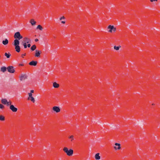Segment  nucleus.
I'll list each match as a JSON object with an SVG mask.
<instances>
[{"instance_id": "1", "label": "nucleus", "mask_w": 160, "mask_h": 160, "mask_svg": "<svg viewBox=\"0 0 160 160\" xmlns=\"http://www.w3.org/2000/svg\"><path fill=\"white\" fill-rule=\"evenodd\" d=\"M20 42L18 40L15 39L14 41V45L15 46L16 51L18 52H20V48L19 46Z\"/></svg>"}, {"instance_id": "2", "label": "nucleus", "mask_w": 160, "mask_h": 160, "mask_svg": "<svg viewBox=\"0 0 160 160\" xmlns=\"http://www.w3.org/2000/svg\"><path fill=\"white\" fill-rule=\"evenodd\" d=\"M63 151L68 156H71L73 154V150L72 149H70L68 150L67 147H64L63 148Z\"/></svg>"}, {"instance_id": "3", "label": "nucleus", "mask_w": 160, "mask_h": 160, "mask_svg": "<svg viewBox=\"0 0 160 160\" xmlns=\"http://www.w3.org/2000/svg\"><path fill=\"white\" fill-rule=\"evenodd\" d=\"M14 37L15 39H17L18 40L23 38L22 36L21 35L20 33L18 32L15 33Z\"/></svg>"}, {"instance_id": "4", "label": "nucleus", "mask_w": 160, "mask_h": 160, "mask_svg": "<svg viewBox=\"0 0 160 160\" xmlns=\"http://www.w3.org/2000/svg\"><path fill=\"white\" fill-rule=\"evenodd\" d=\"M19 78L21 81L25 80L27 78V76L25 74H21L19 76Z\"/></svg>"}, {"instance_id": "5", "label": "nucleus", "mask_w": 160, "mask_h": 160, "mask_svg": "<svg viewBox=\"0 0 160 160\" xmlns=\"http://www.w3.org/2000/svg\"><path fill=\"white\" fill-rule=\"evenodd\" d=\"M7 69L8 71L11 73H13L15 72L14 67L12 66H9L7 67Z\"/></svg>"}, {"instance_id": "6", "label": "nucleus", "mask_w": 160, "mask_h": 160, "mask_svg": "<svg viewBox=\"0 0 160 160\" xmlns=\"http://www.w3.org/2000/svg\"><path fill=\"white\" fill-rule=\"evenodd\" d=\"M10 109L13 112H16L18 110V109L15 108L13 105H11L10 106Z\"/></svg>"}, {"instance_id": "7", "label": "nucleus", "mask_w": 160, "mask_h": 160, "mask_svg": "<svg viewBox=\"0 0 160 160\" xmlns=\"http://www.w3.org/2000/svg\"><path fill=\"white\" fill-rule=\"evenodd\" d=\"M41 51L36 50H35V56L37 57H39L40 56V54L41 53Z\"/></svg>"}, {"instance_id": "8", "label": "nucleus", "mask_w": 160, "mask_h": 160, "mask_svg": "<svg viewBox=\"0 0 160 160\" xmlns=\"http://www.w3.org/2000/svg\"><path fill=\"white\" fill-rule=\"evenodd\" d=\"M115 146L114 147V148L115 150H120L121 149V145L120 144L116 143L115 144Z\"/></svg>"}, {"instance_id": "9", "label": "nucleus", "mask_w": 160, "mask_h": 160, "mask_svg": "<svg viewBox=\"0 0 160 160\" xmlns=\"http://www.w3.org/2000/svg\"><path fill=\"white\" fill-rule=\"evenodd\" d=\"M52 109L54 111L57 113L59 112L60 111L59 107L57 106L53 107L52 108Z\"/></svg>"}, {"instance_id": "10", "label": "nucleus", "mask_w": 160, "mask_h": 160, "mask_svg": "<svg viewBox=\"0 0 160 160\" xmlns=\"http://www.w3.org/2000/svg\"><path fill=\"white\" fill-rule=\"evenodd\" d=\"M22 41H24L25 43H28L31 42V40L30 39L26 37L23 38V40Z\"/></svg>"}, {"instance_id": "11", "label": "nucleus", "mask_w": 160, "mask_h": 160, "mask_svg": "<svg viewBox=\"0 0 160 160\" xmlns=\"http://www.w3.org/2000/svg\"><path fill=\"white\" fill-rule=\"evenodd\" d=\"M37 63L36 61H32L29 63V65L31 66H36Z\"/></svg>"}, {"instance_id": "12", "label": "nucleus", "mask_w": 160, "mask_h": 160, "mask_svg": "<svg viewBox=\"0 0 160 160\" xmlns=\"http://www.w3.org/2000/svg\"><path fill=\"white\" fill-rule=\"evenodd\" d=\"M95 158L96 160H99L100 159L101 157L100 156L99 153H97L95 155Z\"/></svg>"}, {"instance_id": "13", "label": "nucleus", "mask_w": 160, "mask_h": 160, "mask_svg": "<svg viewBox=\"0 0 160 160\" xmlns=\"http://www.w3.org/2000/svg\"><path fill=\"white\" fill-rule=\"evenodd\" d=\"M113 25H110L108 27V29H109V30L108 31V32H112V31H113Z\"/></svg>"}, {"instance_id": "14", "label": "nucleus", "mask_w": 160, "mask_h": 160, "mask_svg": "<svg viewBox=\"0 0 160 160\" xmlns=\"http://www.w3.org/2000/svg\"><path fill=\"white\" fill-rule=\"evenodd\" d=\"M30 22L32 26L35 25L36 23V22L33 19H31L30 20Z\"/></svg>"}, {"instance_id": "15", "label": "nucleus", "mask_w": 160, "mask_h": 160, "mask_svg": "<svg viewBox=\"0 0 160 160\" xmlns=\"http://www.w3.org/2000/svg\"><path fill=\"white\" fill-rule=\"evenodd\" d=\"M2 43L5 45H6L8 43V41L7 39H6L5 40L2 41Z\"/></svg>"}, {"instance_id": "16", "label": "nucleus", "mask_w": 160, "mask_h": 160, "mask_svg": "<svg viewBox=\"0 0 160 160\" xmlns=\"http://www.w3.org/2000/svg\"><path fill=\"white\" fill-rule=\"evenodd\" d=\"M27 43H25L24 41H22L21 44L23 46L24 48H26L27 47Z\"/></svg>"}, {"instance_id": "17", "label": "nucleus", "mask_w": 160, "mask_h": 160, "mask_svg": "<svg viewBox=\"0 0 160 160\" xmlns=\"http://www.w3.org/2000/svg\"><path fill=\"white\" fill-rule=\"evenodd\" d=\"M59 85L56 82H54L53 83V86L54 88H58L59 87Z\"/></svg>"}, {"instance_id": "18", "label": "nucleus", "mask_w": 160, "mask_h": 160, "mask_svg": "<svg viewBox=\"0 0 160 160\" xmlns=\"http://www.w3.org/2000/svg\"><path fill=\"white\" fill-rule=\"evenodd\" d=\"M7 100L6 99H2L1 100V102L4 104L6 105V104L7 103Z\"/></svg>"}, {"instance_id": "19", "label": "nucleus", "mask_w": 160, "mask_h": 160, "mask_svg": "<svg viewBox=\"0 0 160 160\" xmlns=\"http://www.w3.org/2000/svg\"><path fill=\"white\" fill-rule=\"evenodd\" d=\"M7 69L6 67H2L1 68V71L3 72H4L6 71Z\"/></svg>"}, {"instance_id": "20", "label": "nucleus", "mask_w": 160, "mask_h": 160, "mask_svg": "<svg viewBox=\"0 0 160 160\" xmlns=\"http://www.w3.org/2000/svg\"><path fill=\"white\" fill-rule=\"evenodd\" d=\"M30 99L31 101H32L33 102H35V100L33 97H32V96L31 97H29L28 98V99Z\"/></svg>"}, {"instance_id": "21", "label": "nucleus", "mask_w": 160, "mask_h": 160, "mask_svg": "<svg viewBox=\"0 0 160 160\" xmlns=\"http://www.w3.org/2000/svg\"><path fill=\"white\" fill-rule=\"evenodd\" d=\"M36 48V46L35 45H33L31 48V49L33 51H34Z\"/></svg>"}, {"instance_id": "22", "label": "nucleus", "mask_w": 160, "mask_h": 160, "mask_svg": "<svg viewBox=\"0 0 160 160\" xmlns=\"http://www.w3.org/2000/svg\"><path fill=\"white\" fill-rule=\"evenodd\" d=\"M69 139H70L71 142H72V141L74 140V136L73 135H71L68 137Z\"/></svg>"}, {"instance_id": "23", "label": "nucleus", "mask_w": 160, "mask_h": 160, "mask_svg": "<svg viewBox=\"0 0 160 160\" xmlns=\"http://www.w3.org/2000/svg\"><path fill=\"white\" fill-rule=\"evenodd\" d=\"M0 120L1 121H4L5 120V117L2 115H0Z\"/></svg>"}, {"instance_id": "24", "label": "nucleus", "mask_w": 160, "mask_h": 160, "mask_svg": "<svg viewBox=\"0 0 160 160\" xmlns=\"http://www.w3.org/2000/svg\"><path fill=\"white\" fill-rule=\"evenodd\" d=\"M37 29H39L40 30L42 31V30L43 28L41 25H38L37 28Z\"/></svg>"}, {"instance_id": "25", "label": "nucleus", "mask_w": 160, "mask_h": 160, "mask_svg": "<svg viewBox=\"0 0 160 160\" xmlns=\"http://www.w3.org/2000/svg\"><path fill=\"white\" fill-rule=\"evenodd\" d=\"M34 92L33 90H31L30 91V92L28 93L29 97H31L32 96V93Z\"/></svg>"}, {"instance_id": "26", "label": "nucleus", "mask_w": 160, "mask_h": 160, "mask_svg": "<svg viewBox=\"0 0 160 160\" xmlns=\"http://www.w3.org/2000/svg\"><path fill=\"white\" fill-rule=\"evenodd\" d=\"M121 47V46H115L114 47V49L116 50H118Z\"/></svg>"}, {"instance_id": "27", "label": "nucleus", "mask_w": 160, "mask_h": 160, "mask_svg": "<svg viewBox=\"0 0 160 160\" xmlns=\"http://www.w3.org/2000/svg\"><path fill=\"white\" fill-rule=\"evenodd\" d=\"M5 55L7 57V58H8L10 57V54L9 53H5Z\"/></svg>"}, {"instance_id": "28", "label": "nucleus", "mask_w": 160, "mask_h": 160, "mask_svg": "<svg viewBox=\"0 0 160 160\" xmlns=\"http://www.w3.org/2000/svg\"><path fill=\"white\" fill-rule=\"evenodd\" d=\"M65 19V17L64 16H63L59 18V20H62V19Z\"/></svg>"}, {"instance_id": "29", "label": "nucleus", "mask_w": 160, "mask_h": 160, "mask_svg": "<svg viewBox=\"0 0 160 160\" xmlns=\"http://www.w3.org/2000/svg\"><path fill=\"white\" fill-rule=\"evenodd\" d=\"M4 108V106L2 104H0V109H3Z\"/></svg>"}, {"instance_id": "30", "label": "nucleus", "mask_w": 160, "mask_h": 160, "mask_svg": "<svg viewBox=\"0 0 160 160\" xmlns=\"http://www.w3.org/2000/svg\"><path fill=\"white\" fill-rule=\"evenodd\" d=\"M112 29H113V32H115L116 31V28L115 27H114V26H113V27Z\"/></svg>"}, {"instance_id": "31", "label": "nucleus", "mask_w": 160, "mask_h": 160, "mask_svg": "<svg viewBox=\"0 0 160 160\" xmlns=\"http://www.w3.org/2000/svg\"><path fill=\"white\" fill-rule=\"evenodd\" d=\"M9 103V104L10 106L11 105H12V102L10 101V100H9V101H8Z\"/></svg>"}, {"instance_id": "32", "label": "nucleus", "mask_w": 160, "mask_h": 160, "mask_svg": "<svg viewBox=\"0 0 160 160\" xmlns=\"http://www.w3.org/2000/svg\"><path fill=\"white\" fill-rule=\"evenodd\" d=\"M6 105L7 106H9L10 105L9 104V103L8 101H7V103L6 104Z\"/></svg>"}, {"instance_id": "33", "label": "nucleus", "mask_w": 160, "mask_h": 160, "mask_svg": "<svg viewBox=\"0 0 160 160\" xmlns=\"http://www.w3.org/2000/svg\"><path fill=\"white\" fill-rule=\"evenodd\" d=\"M27 46L28 48H30L31 46V44H28L27 45Z\"/></svg>"}, {"instance_id": "34", "label": "nucleus", "mask_w": 160, "mask_h": 160, "mask_svg": "<svg viewBox=\"0 0 160 160\" xmlns=\"http://www.w3.org/2000/svg\"><path fill=\"white\" fill-rule=\"evenodd\" d=\"M151 2H152L153 1H157L158 0H150Z\"/></svg>"}, {"instance_id": "35", "label": "nucleus", "mask_w": 160, "mask_h": 160, "mask_svg": "<svg viewBox=\"0 0 160 160\" xmlns=\"http://www.w3.org/2000/svg\"><path fill=\"white\" fill-rule=\"evenodd\" d=\"M151 2H152L153 1H157L158 0H150Z\"/></svg>"}, {"instance_id": "36", "label": "nucleus", "mask_w": 160, "mask_h": 160, "mask_svg": "<svg viewBox=\"0 0 160 160\" xmlns=\"http://www.w3.org/2000/svg\"><path fill=\"white\" fill-rule=\"evenodd\" d=\"M61 23L62 24H65V21H62L61 22Z\"/></svg>"}, {"instance_id": "37", "label": "nucleus", "mask_w": 160, "mask_h": 160, "mask_svg": "<svg viewBox=\"0 0 160 160\" xmlns=\"http://www.w3.org/2000/svg\"><path fill=\"white\" fill-rule=\"evenodd\" d=\"M35 42H38V39H36L35 40Z\"/></svg>"}, {"instance_id": "38", "label": "nucleus", "mask_w": 160, "mask_h": 160, "mask_svg": "<svg viewBox=\"0 0 160 160\" xmlns=\"http://www.w3.org/2000/svg\"><path fill=\"white\" fill-rule=\"evenodd\" d=\"M19 65L20 66H23V64H19Z\"/></svg>"}, {"instance_id": "39", "label": "nucleus", "mask_w": 160, "mask_h": 160, "mask_svg": "<svg viewBox=\"0 0 160 160\" xmlns=\"http://www.w3.org/2000/svg\"><path fill=\"white\" fill-rule=\"evenodd\" d=\"M26 55V54H22V57L23 58V56H25V55Z\"/></svg>"}, {"instance_id": "40", "label": "nucleus", "mask_w": 160, "mask_h": 160, "mask_svg": "<svg viewBox=\"0 0 160 160\" xmlns=\"http://www.w3.org/2000/svg\"><path fill=\"white\" fill-rule=\"evenodd\" d=\"M154 105V104H153V103L152 104V105Z\"/></svg>"}]
</instances>
